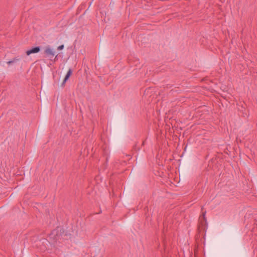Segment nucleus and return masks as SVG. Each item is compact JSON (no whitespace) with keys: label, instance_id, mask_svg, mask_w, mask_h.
Returning a JSON list of instances; mask_svg holds the SVG:
<instances>
[{"label":"nucleus","instance_id":"obj_1","mask_svg":"<svg viewBox=\"0 0 257 257\" xmlns=\"http://www.w3.org/2000/svg\"><path fill=\"white\" fill-rule=\"evenodd\" d=\"M45 54L49 58L50 60H51L55 55V52L49 47L46 48L45 50Z\"/></svg>","mask_w":257,"mask_h":257},{"label":"nucleus","instance_id":"obj_2","mask_svg":"<svg viewBox=\"0 0 257 257\" xmlns=\"http://www.w3.org/2000/svg\"><path fill=\"white\" fill-rule=\"evenodd\" d=\"M40 51V47L38 46L34 48H33L32 49L27 50L26 51V54L27 55H30V54L32 53H38Z\"/></svg>","mask_w":257,"mask_h":257},{"label":"nucleus","instance_id":"obj_3","mask_svg":"<svg viewBox=\"0 0 257 257\" xmlns=\"http://www.w3.org/2000/svg\"><path fill=\"white\" fill-rule=\"evenodd\" d=\"M72 70L71 69H69L64 79L62 85L65 84V82L67 81V80L69 79V77L72 74Z\"/></svg>","mask_w":257,"mask_h":257},{"label":"nucleus","instance_id":"obj_4","mask_svg":"<svg viewBox=\"0 0 257 257\" xmlns=\"http://www.w3.org/2000/svg\"><path fill=\"white\" fill-rule=\"evenodd\" d=\"M72 70L71 69H69L64 79L62 85L65 84V82L67 81V80L69 79V77L72 74Z\"/></svg>","mask_w":257,"mask_h":257},{"label":"nucleus","instance_id":"obj_5","mask_svg":"<svg viewBox=\"0 0 257 257\" xmlns=\"http://www.w3.org/2000/svg\"><path fill=\"white\" fill-rule=\"evenodd\" d=\"M206 211H203L202 212V214L201 216H200V221L201 222V223H203L202 222V221H203V222H204V223H206V217H205V214H206Z\"/></svg>","mask_w":257,"mask_h":257},{"label":"nucleus","instance_id":"obj_6","mask_svg":"<svg viewBox=\"0 0 257 257\" xmlns=\"http://www.w3.org/2000/svg\"><path fill=\"white\" fill-rule=\"evenodd\" d=\"M19 60H20V59H19V58H14L12 60L7 62V64L8 65H11V64L14 63V62H16V61H19Z\"/></svg>","mask_w":257,"mask_h":257},{"label":"nucleus","instance_id":"obj_7","mask_svg":"<svg viewBox=\"0 0 257 257\" xmlns=\"http://www.w3.org/2000/svg\"><path fill=\"white\" fill-rule=\"evenodd\" d=\"M64 46L63 45H61L58 47V50H61L64 48Z\"/></svg>","mask_w":257,"mask_h":257},{"label":"nucleus","instance_id":"obj_8","mask_svg":"<svg viewBox=\"0 0 257 257\" xmlns=\"http://www.w3.org/2000/svg\"><path fill=\"white\" fill-rule=\"evenodd\" d=\"M203 207H202V208H201L202 211H203Z\"/></svg>","mask_w":257,"mask_h":257}]
</instances>
